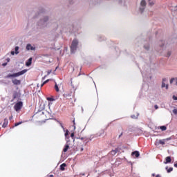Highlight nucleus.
<instances>
[{
	"instance_id": "47",
	"label": "nucleus",
	"mask_w": 177,
	"mask_h": 177,
	"mask_svg": "<svg viewBox=\"0 0 177 177\" xmlns=\"http://www.w3.org/2000/svg\"><path fill=\"white\" fill-rule=\"evenodd\" d=\"M174 167H175V168H177V161L174 163Z\"/></svg>"
},
{
	"instance_id": "43",
	"label": "nucleus",
	"mask_w": 177,
	"mask_h": 177,
	"mask_svg": "<svg viewBox=\"0 0 177 177\" xmlns=\"http://www.w3.org/2000/svg\"><path fill=\"white\" fill-rule=\"evenodd\" d=\"M48 82H49V80H47L44 81L43 83L45 85V84H48Z\"/></svg>"
},
{
	"instance_id": "51",
	"label": "nucleus",
	"mask_w": 177,
	"mask_h": 177,
	"mask_svg": "<svg viewBox=\"0 0 177 177\" xmlns=\"http://www.w3.org/2000/svg\"><path fill=\"white\" fill-rule=\"evenodd\" d=\"M175 82H176V85H177V77L176 78H175Z\"/></svg>"
},
{
	"instance_id": "44",
	"label": "nucleus",
	"mask_w": 177,
	"mask_h": 177,
	"mask_svg": "<svg viewBox=\"0 0 177 177\" xmlns=\"http://www.w3.org/2000/svg\"><path fill=\"white\" fill-rule=\"evenodd\" d=\"M165 142H168V140H171V138H165Z\"/></svg>"
},
{
	"instance_id": "56",
	"label": "nucleus",
	"mask_w": 177,
	"mask_h": 177,
	"mask_svg": "<svg viewBox=\"0 0 177 177\" xmlns=\"http://www.w3.org/2000/svg\"><path fill=\"white\" fill-rule=\"evenodd\" d=\"M156 177H161V176H160V174H158V175H156Z\"/></svg>"
},
{
	"instance_id": "54",
	"label": "nucleus",
	"mask_w": 177,
	"mask_h": 177,
	"mask_svg": "<svg viewBox=\"0 0 177 177\" xmlns=\"http://www.w3.org/2000/svg\"><path fill=\"white\" fill-rule=\"evenodd\" d=\"M122 136V133H120V135L119 136V138H121Z\"/></svg>"
},
{
	"instance_id": "50",
	"label": "nucleus",
	"mask_w": 177,
	"mask_h": 177,
	"mask_svg": "<svg viewBox=\"0 0 177 177\" xmlns=\"http://www.w3.org/2000/svg\"><path fill=\"white\" fill-rule=\"evenodd\" d=\"M50 73H52V71H48V75H49V74H50Z\"/></svg>"
},
{
	"instance_id": "22",
	"label": "nucleus",
	"mask_w": 177,
	"mask_h": 177,
	"mask_svg": "<svg viewBox=\"0 0 177 177\" xmlns=\"http://www.w3.org/2000/svg\"><path fill=\"white\" fill-rule=\"evenodd\" d=\"M166 169H167L168 174H169V173H171V172H172L174 171V168L173 167H170V168L168 169V167H167Z\"/></svg>"
},
{
	"instance_id": "36",
	"label": "nucleus",
	"mask_w": 177,
	"mask_h": 177,
	"mask_svg": "<svg viewBox=\"0 0 177 177\" xmlns=\"http://www.w3.org/2000/svg\"><path fill=\"white\" fill-rule=\"evenodd\" d=\"M171 10H174V12H177V6H175V7H173V8H171Z\"/></svg>"
},
{
	"instance_id": "6",
	"label": "nucleus",
	"mask_w": 177,
	"mask_h": 177,
	"mask_svg": "<svg viewBox=\"0 0 177 177\" xmlns=\"http://www.w3.org/2000/svg\"><path fill=\"white\" fill-rule=\"evenodd\" d=\"M146 8V1L142 0L140 2V6L139 8V12L142 13L145 12V9Z\"/></svg>"
},
{
	"instance_id": "32",
	"label": "nucleus",
	"mask_w": 177,
	"mask_h": 177,
	"mask_svg": "<svg viewBox=\"0 0 177 177\" xmlns=\"http://www.w3.org/2000/svg\"><path fill=\"white\" fill-rule=\"evenodd\" d=\"M39 16H42V12H37V14H36V15L35 16V19H36V17H38Z\"/></svg>"
},
{
	"instance_id": "46",
	"label": "nucleus",
	"mask_w": 177,
	"mask_h": 177,
	"mask_svg": "<svg viewBox=\"0 0 177 177\" xmlns=\"http://www.w3.org/2000/svg\"><path fill=\"white\" fill-rule=\"evenodd\" d=\"M6 62H7V63H9V62H10V58H7Z\"/></svg>"
},
{
	"instance_id": "45",
	"label": "nucleus",
	"mask_w": 177,
	"mask_h": 177,
	"mask_svg": "<svg viewBox=\"0 0 177 177\" xmlns=\"http://www.w3.org/2000/svg\"><path fill=\"white\" fill-rule=\"evenodd\" d=\"M154 109H155L156 110L158 109V105H155V106H154Z\"/></svg>"
},
{
	"instance_id": "38",
	"label": "nucleus",
	"mask_w": 177,
	"mask_h": 177,
	"mask_svg": "<svg viewBox=\"0 0 177 177\" xmlns=\"http://www.w3.org/2000/svg\"><path fill=\"white\" fill-rule=\"evenodd\" d=\"M167 78H165V77H164V78H162V82H167Z\"/></svg>"
},
{
	"instance_id": "10",
	"label": "nucleus",
	"mask_w": 177,
	"mask_h": 177,
	"mask_svg": "<svg viewBox=\"0 0 177 177\" xmlns=\"http://www.w3.org/2000/svg\"><path fill=\"white\" fill-rule=\"evenodd\" d=\"M12 82L13 85H20L21 84V80H19L17 79H12Z\"/></svg>"
},
{
	"instance_id": "27",
	"label": "nucleus",
	"mask_w": 177,
	"mask_h": 177,
	"mask_svg": "<svg viewBox=\"0 0 177 177\" xmlns=\"http://www.w3.org/2000/svg\"><path fill=\"white\" fill-rule=\"evenodd\" d=\"M57 122H59L60 127L62 128L64 131H66V129L64 128V126H63V124H62V122L57 121Z\"/></svg>"
},
{
	"instance_id": "25",
	"label": "nucleus",
	"mask_w": 177,
	"mask_h": 177,
	"mask_svg": "<svg viewBox=\"0 0 177 177\" xmlns=\"http://www.w3.org/2000/svg\"><path fill=\"white\" fill-rule=\"evenodd\" d=\"M149 6H153L154 5V1L153 0H148Z\"/></svg>"
},
{
	"instance_id": "7",
	"label": "nucleus",
	"mask_w": 177,
	"mask_h": 177,
	"mask_svg": "<svg viewBox=\"0 0 177 177\" xmlns=\"http://www.w3.org/2000/svg\"><path fill=\"white\" fill-rule=\"evenodd\" d=\"M21 107H23V102L21 101L17 102L14 106L15 111L21 110Z\"/></svg>"
},
{
	"instance_id": "11",
	"label": "nucleus",
	"mask_w": 177,
	"mask_h": 177,
	"mask_svg": "<svg viewBox=\"0 0 177 177\" xmlns=\"http://www.w3.org/2000/svg\"><path fill=\"white\" fill-rule=\"evenodd\" d=\"M132 157H136V158H138L139 156H140V153L138 151H134L131 153Z\"/></svg>"
},
{
	"instance_id": "19",
	"label": "nucleus",
	"mask_w": 177,
	"mask_h": 177,
	"mask_svg": "<svg viewBox=\"0 0 177 177\" xmlns=\"http://www.w3.org/2000/svg\"><path fill=\"white\" fill-rule=\"evenodd\" d=\"M12 97H13V99H17V97H19V92L14 91V93L12 94Z\"/></svg>"
},
{
	"instance_id": "55",
	"label": "nucleus",
	"mask_w": 177,
	"mask_h": 177,
	"mask_svg": "<svg viewBox=\"0 0 177 177\" xmlns=\"http://www.w3.org/2000/svg\"><path fill=\"white\" fill-rule=\"evenodd\" d=\"M49 177H54L53 174H50Z\"/></svg>"
},
{
	"instance_id": "52",
	"label": "nucleus",
	"mask_w": 177,
	"mask_h": 177,
	"mask_svg": "<svg viewBox=\"0 0 177 177\" xmlns=\"http://www.w3.org/2000/svg\"><path fill=\"white\" fill-rule=\"evenodd\" d=\"M104 158H106V157H102V158H101V161H103V160H104Z\"/></svg>"
},
{
	"instance_id": "2",
	"label": "nucleus",
	"mask_w": 177,
	"mask_h": 177,
	"mask_svg": "<svg viewBox=\"0 0 177 177\" xmlns=\"http://www.w3.org/2000/svg\"><path fill=\"white\" fill-rule=\"evenodd\" d=\"M57 27H61L65 32H70L71 34L77 32V28L73 24H67L66 26L57 25Z\"/></svg>"
},
{
	"instance_id": "48",
	"label": "nucleus",
	"mask_w": 177,
	"mask_h": 177,
	"mask_svg": "<svg viewBox=\"0 0 177 177\" xmlns=\"http://www.w3.org/2000/svg\"><path fill=\"white\" fill-rule=\"evenodd\" d=\"M73 127H74V129H75V121L73 120Z\"/></svg>"
},
{
	"instance_id": "18",
	"label": "nucleus",
	"mask_w": 177,
	"mask_h": 177,
	"mask_svg": "<svg viewBox=\"0 0 177 177\" xmlns=\"http://www.w3.org/2000/svg\"><path fill=\"white\" fill-rule=\"evenodd\" d=\"M159 46L160 48H164L165 46V41H162V40L160 41H159Z\"/></svg>"
},
{
	"instance_id": "15",
	"label": "nucleus",
	"mask_w": 177,
	"mask_h": 177,
	"mask_svg": "<svg viewBox=\"0 0 177 177\" xmlns=\"http://www.w3.org/2000/svg\"><path fill=\"white\" fill-rule=\"evenodd\" d=\"M8 124H9V120H8V118H5L2 125V128H6V127H8Z\"/></svg>"
},
{
	"instance_id": "37",
	"label": "nucleus",
	"mask_w": 177,
	"mask_h": 177,
	"mask_svg": "<svg viewBox=\"0 0 177 177\" xmlns=\"http://www.w3.org/2000/svg\"><path fill=\"white\" fill-rule=\"evenodd\" d=\"M173 113H174L175 115H176V114H177V109H174L173 110Z\"/></svg>"
},
{
	"instance_id": "34",
	"label": "nucleus",
	"mask_w": 177,
	"mask_h": 177,
	"mask_svg": "<svg viewBox=\"0 0 177 177\" xmlns=\"http://www.w3.org/2000/svg\"><path fill=\"white\" fill-rule=\"evenodd\" d=\"M171 51H168L167 55H166V57H169V56H171Z\"/></svg>"
},
{
	"instance_id": "9",
	"label": "nucleus",
	"mask_w": 177,
	"mask_h": 177,
	"mask_svg": "<svg viewBox=\"0 0 177 177\" xmlns=\"http://www.w3.org/2000/svg\"><path fill=\"white\" fill-rule=\"evenodd\" d=\"M155 145L156 146H158L159 145H165V140H156Z\"/></svg>"
},
{
	"instance_id": "31",
	"label": "nucleus",
	"mask_w": 177,
	"mask_h": 177,
	"mask_svg": "<svg viewBox=\"0 0 177 177\" xmlns=\"http://www.w3.org/2000/svg\"><path fill=\"white\" fill-rule=\"evenodd\" d=\"M138 116H139V114H138L137 115H132L131 117V118H133V120H136V118H138Z\"/></svg>"
},
{
	"instance_id": "5",
	"label": "nucleus",
	"mask_w": 177,
	"mask_h": 177,
	"mask_svg": "<svg viewBox=\"0 0 177 177\" xmlns=\"http://www.w3.org/2000/svg\"><path fill=\"white\" fill-rule=\"evenodd\" d=\"M78 39H74L72 41L71 45V53H75L77 52V48H78Z\"/></svg>"
},
{
	"instance_id": "33",
	"label": "nucleus",
	"mask_w": 177,
	"mask_h": 177,
	"mask_svg": "<svg viewBox=\"0 0 177 177\" xmlns=\"http://www.w3.org/2000/svg\"><path fill=\"white\" fill-rule=\"evenodd\" d=\"M47 100H48V102H54L55 98H53V97H48Z\"/></svg>"
},
{
	"instance_id": "13",
	"label": "nucleus",
	"mask_w": 177,
	"mask_h": 177,
	"mask_svg": "<svg viewBox=\"0 0 177 177\" xmlns=\"http://www.w3.org/2000/svg\"><path fill=\"white\" fill-rule=\"evenodd\" d=\"M32 63V57H30L26 62V66L27 67H30V66H31Z\"/></svg>"
},
{
	"instance_id": "40",
	"label": "nucleus",
	"mask_w": 177,
	"mask_h": 177,
	"mask_svg": "<svg viewBox=\"0 0 177 177\" xmlns=\"http://www.w3.org/2000/svg\"><path fill=\"white\" fill-rule=\"evenodd\" d=\"M111 156H115V152L114 151V150H112L111 151Z\"/></svg>"
},
{
	"instance_id": "42",
	"label": "nucleus",
	"mask_w": 177,
	"mask_h": 177,
	"mask_svg": "<svg viewBox=\"0 0 177 177\" xmlns=\"http://www.w3.org/2000/svg\"><path fill=\"white\" fill-rule=\"evenodd\" d=\"M113 151H115V154H117V153H118V149H117V148L115 149Z\"/></svg>"
},
{
	"instance_id": "14",
	"label": "nucleus",
	"mask_w": 177,
	"mask_h": 177,
	"mask_svg": "<svg viewBox=\"0 0 177 177\" xmlns=\"http://www.w3.org/2000/svg\"><path fill=\"white\" fill-rule=\"evenodd\" d=\"M26 50H35V47H32L31 44H28L26 46Z\"/></svg>"
},
{
	"instance_id": "24",
	"label": "nucleus",
	"mask_w": 177,
	"mask_h": 177,
	"mask_svg": "<svg viewBox=\"0 0 177 177\" xmlns=\"http://www.w3.org/2000/svg\"><path fill=\"white\" fill-rule=\"evenodd\" d=\"M74 136H75L74 133H71V140H73V142H75V138H74Z\"/></svg>"
},
{
	"instance_id": "29",
	"label": "nucleus",
	"mask_w": 177,
	"mask_h": 177,
	"mask_svg": "<svg viewBox=\"0 0 177 177\" xmlns=\"http://www.w3.org/2000/svg\"><path fill=\"white\" fill-rule=\"evenodd\" d=\"M145 88H146V89L147 91V89H149V85L144 84L142 86V89H145Z\"/></svg>"
},
{
	"instance_id": "49",
	"label": "nucleus",
	"mask_w": 177,
	"mask_h": 177,
	"mask_svg": "<svg viewBox=\"0 0 177 177\" xmlns=\"http://www.w3.org/2000/svg\"><path fill=\"white\" fill-rule=\"evenodd\" d=\"M16 53L15 51H11V55L13 56Z\"/></svg>"
},
{
	"instance_id": "53",
	"label": "nucleus",
	"mask_w": 177,
	"mask_h": 177,
	"mask_svg": "<svg viewBox=\"0 0 177 177\" xmlns=\"http://www.w3.org/2000/svg\"><path fill=\"white\" fill-rule=\"evenodd\" d=\"M44 85H45V84H44V82L41 84V88H42V86H44Z\"/></svg>"
},
{
	"instance_id": "39",
	"label": "nucleus",
	"mask_w": 177,
	"mask_h": 177,
	"mask_svg": "<svg viewBox=\"0 0 177 177\" xmlns=\"http://www.w3.org/2000/svg\"><path fill=\"white\" fill-rule=\"evenodd\" d=\"M174 81H175V78H174V77H172V78L170 80V84H172Z\"/></svg>"
},
{
	"instance_id": "60",
	"label": "nucleus",
	"mask_w": 177,
	"mask_h": 177,
	"mask_svg": "<svg viewBox=\"0 0 177 177\" xmlns=\"http://www.w3.org/2000/svg\"><path fill=\"white\" fill-rule=\"evenodd\" d=\"M80 75H81V73H79L78 77H80Z\"/></svg>"
},
{
	"instance_id": "26",
	"label": "nucleus",
	"mask_w": 177,
	"mask_h": 177,
	"mask_svg": "<svg viewBox=\"0 0 177 177\" xmlns=\"http://www.w3.org/2000/svg\"><path fill=\"white\" fill-rule=\"evenodd\" d=\"M160 129L161 131H167V126H160Z\"/></svg>"
},
{
	"instance_id": "28",
	"label": "nucleus",
	"mask_w": 177,
	"mask_h": 177,
	"mask_svg": "<svg viewBox=\"0 0 177 177\" xmlns=\"http://www.w3.org/2000/svg\"><path fill=\"white\" fill-rule=\"evenodd\" d=\"M15 55H19V46H16L15 48Z\"/></svg>"
},
{
	"instance_id": "8",
	"label": "nucleus",
	"mask_w": 177,
	"mask_h": 177,
	"mask_svg": "<svg viewBox=\"0 0 177 177\" xmlns=\"http://www.w3.org/2000/svg\"><path fill=\"white\" fill-rule=\"evenodd\" d=\"M70 145H71L70 140H66V143L63 149L64 153H67L68 149H70Z\"/></svg>"
},
{
	"instance_id": "30",
	"label": "nucleus",
	"mask_w": 177,
	"mask_h": 177,
	"mask_svg": "<svg viewBox=\"0 0 177 177\" xmlns=\"http://www.w3.org/2000/svg\"><path fill=\"white\" fill-rule=\"evenodd\" d=\"M55 89L56 92H59V86H57V83H55Z\"/></svg>"
},
{
	"instance_id": "57",
	"label": "nucleus",
	"mask_w": 177,
	"mask_h": 177,
	"mask_svg": "<svg viewBox=\"0 0 177 177\" xmlns=\"http://www.w3.org/2000/svg\"><path fill=\"white\" fill-rule=\"evenodd\" d=\"M81 151H84V148H81Z\"/></svg>"
},
{
	"instance_id": "58",
	"label": "nucleus",
	"mask_w": 177,
	"mask_h": 177,
	"mask_svg": "<svg viewBox=\"0 0 177 177\" xmlns=\"http://www.w3.org/2000/svg\"><path fill=\"white\" fill-rule=\"evenodd\" d=\"M152 176H156V174H152Z\"/></svg>"
},
{
	"instance_id": "35",
	"label": "nucleus",
	"mask_w": 177,
	"mask_h": 177,
	"mask_svg": "<svg viewBox=\"0 0 177 177\" xmlns=\"http://www.w3.org/2000/svg\"><path fill=\"white\" fill-rule=\"evenodd\" d=\"M22 123H23V122H17V123H15V127H19V125H20Z\"/></svg>"
},
{
	"instance_id": "12",
	"label": "nucleus",
	"mask_w": 177,
	"mask_h": 177,
	"mask_svg": "<svg viewBox=\"0 0 177 177\" xmlns=\"http://www.w3.org/2000/svg\"><path fill=\"white\" fill-rule=\"evenodd\" d=\"M70 133V131H68V129L65 130V140H70V136H68V134Z\"/></svg>"
},
{
	"instance_id": "16",
	"label": "nucleus",
	"mask_w": 177,
	"mask_h": 177,
	"mask_svg": "<svg viewBox=\"0 0 177 177\" xmlns=\"http://www.w3.org/2000/svg\"><path fill=\"white\" fill-rule=\"evenodd\" d=\"M172 161V159L171 158V156H167L165 158V162H164V164H169Z\"/></svg>"
},
{
	"instance_id": "4",
	"label": "nucleus",
	"mask_w": 177,
	"mask_h": 177,
	"mask_svg": "<svg viewBox=\"0 0 177 177\" xmlns=\"http://www.w3.org/2000/svg\"><path fill=\"white\" fill-rule=\"evenodd\" d=\"M26 71L27 69H24L15 73H9L7 76L5 77V78H17V77H20V75H24V74H26Z\"/></svg>"
},
{
	"instance_id": "59",
	"label": "nucleus",
	"mask_w": 177,
	"mask_h": 177,
	"mask_svg": "<svg viewBox=\"0 0 177 177\" xmlns=\"http://www.w3.org/2000/svg\"><path fill=\"white\" fill-rule=\"evenodd\" d=\"M80 139H81V140H84V138H81Z\"/></svg>"
},
{
	"instance_id": "20",
	"label": "nucleus",
	"mask_w": 177,
	"mask_h": 177,
	"mask_svg": "<svg viewBox=\"0 0 177 177\" xmlns=\"http://www.w3.org/2000/svg\"><path fill=\"white\" fill-rule=\"evenodd\" d=\"M144 49H146L147 51L150 50V44H145Z\"/></svg>"
},
{
	"instance_id": "3",
	"label": "nucleus",
	"mask_w": 177,
	"mask_h": 177,
	"mask_svg": "<svg viewBox=\"0 0 177 177\" xmlns=\"http://www.w3.org/2000/svg\"><path fill=\"white\" fill-rule=\"evenodd\" d=\"M142 78L144 82H149V81L151 80V75L150 73V69H148L147 71H145L142 72Z\"/></svg>"
},
{
	"instance_id": "61",
	"label": "nucleus",
	"mask_w": 177,
	"mask_h": 177,
	"mask_svg": "<svg viewBox=\"0 0 177 177\" xmlns=\"http://www.w3.org/2000/svg\"><path fill=\"white\" fill-rule=\"evenodd\" d=\"M37 86H39V84H37Z\"/></svg>"
},
{
	"instance_id": "1",
	"label": "nucleus",
	"mask_w": 177,
	"mask_h": 177,
	"mask_svg": "<svg viewBox=\"0 0 177 177\" xmlns=\"http://www.w3.org/2000/svg\"><path fill=\"white\" fill-rule=\"evenodd\" d=\"M49 17L43 16L39 21L37 23V28H45V27H49Z\"/></svg>"
},
{
	"instance_id": "17",
	"label": "nucleus",
	"mask_w": 177,
	"mask_h": 177,
	"mask_svg": "<svg viewBox=\"0 0 177 177\" xmlns=\"http://www.w3.org/2000/svg\"><path fill=\"white\" fill-rule=\"evenodd\" d=\"M66 167H67V165L66 163H62L60 166V170L61 171H64V169H66Z\"/></svg>"
},
{
	"instance_id": "21",
	"label": "nucleus",
	"mask_w": 177,
	"mask_h": 177,
	"mask_svg": "<svg viewBox=\"0 0 177 177\" xmlns=\"http://www.w3.org/2000/svg\"><path fill=\"white\" fill-rule=\"evenodd\" d=\"M161 88H166V89H168L169 86L168 84H166L165 82H162Z\"/></svg>"
},
{
	"instance_id": "23",
	"label": "nucleus",
	"mask_w": 177,
	"mask_h": 177,
	"mask_svg": "<svg viewBox=\"0 0 177 177\" xmlns=\"http://www.w3.org/2000/svg\"><path fill=\"white\" fill-rule=\"evenodd\" d=\"M104 39H105L104 37L102 35L98 36V41H104Z\"/></svg>"
},
{
	"instance_id": "41",
	"label": "nucleus",
	"mask_w": 177,
	"mask_h": 177,
	"mask_svg": "<svg viewBox=\"0 0 177 177\" xmlns=\"http://www.w3.org/2000/svg\"><path fill=\"white\" fill-rule=\"evenodd\" d=\"M2 66H3V67H6V66H8V63L7 62L3 63Z\"/></svg>"
}]
</instances>
